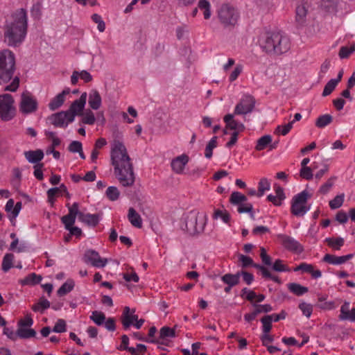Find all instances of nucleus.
<instances>
[{"label":"nucleus","instance_id":"obj_1","mask_svg":"<svg viewBox=\"0 0 355 355\" xmlns=\"http://www.w3.org/2000/svg\"><path fill=\"white\" fill-rule=\"evenodd\" d=\"M110 157L115 176L120 184L123 187L132 186L135 180L133 165L121 141L114 140L112 143Z\"/></svg>","mask_w":355,"mask_h":355},{"label":"nucleus","instance_id":"obj_2","mask_svg":"<svg viewBox=\"0 0 355 355\" xmlns=\"http://www.w3.org/2000/svg\"><path fill=\"white\" fill-rule=\"evenodd\" d=\"M28 16L24 8H19L5 17L3 42L10 47H18L27 35Z\"/></svg>","mask_w":355,"mask_h":355},{"label":"nucleus","instance_id":"obj_3","mask_svg":"<svg viewBox=\"0 0 355 355\" xmlns=\"http://www.w3.org/2000/svg\"><path fill=\"white\" fill-rule=\"evenodd\" d=\"M15 56L10 50L1 51V90L15 92L19 87V78L13 76Z\"/></svg>","mask_w":355,"mask_h":355},{"label":"nucleus","instance_id":"obj_4","mask_svg":"<svg viewBox=\"0 0 355 355\" xmlns=\"http://www.w3.org/2000/svg\"><path fill=\"white\" fill-rule=\"evenodd\" d=\"M259 44L266 52L276 55L285 53L291 48L288 37L279 31L261 33L259 38Z\"/></svg>","mask_w":355,"mask_h":355},{"label":"nucleus","instance_id":"obj_5","mask_svg":"<svg viewBox=\"0 0 355 355\" xmlns=\"http://www.w3.org/2000/svg\"><path fill=\"white\" fill-rule=\"evenodd\" d=\"M186 230L189 234L202 232L207 222V216L205 212L192 210L184 218Z\"/></svg>","mask_w":355,"mask_h":355},{"label":"nucleus","instance_id":"obj_6","mask_svg":"<svg viewBox=\"0 0 355 355\" xmlns=\"http://www.w3.org/2000/svg\"><path fill=\"white\" fill-rule=\"evenodd\" d=\"M217 14L220 22L225 27L234 26L239 19V11L228 3L221 5Z\"/></svg>","mask_w":355,"mask_h":355},{"label":"nucleus","instance_id":"obj_7","mask_svg":"<svg viewBox=\"0 0 355 355\" xmlns=\"http://www.w3.org/2000/svg\"><path fill=\"white\" fill-rule=\"evenodd\" d=\"M309 193L306 190L295 195L292 200L291 213L296 216H303L310 209L307 205Z\"/></svg>","mask_w":355,"mask_h":355},{"label":"nucleus","instance_id":"obj_8","mask_svg":"<svg viewBox=\"0 0 355 355\" xmlns=\"http://www.w3.org/2000/svg\"><path fill=\"white\" fill-rule=\"evenodd\" d=\"M15 100L11 94H1V121H10L16 115Z\"/></svg>","mask_w":355,"mask_h":355},{"label":"nucleus","instance_id":"obj_9","mask_svg":"<svg viewBox=\"0 0 355 355\" xmlns=\"http://www.w3.org/2000/svg\"><path fill=\"white\" fill-rule=\"evenodd\" d=\"M255 105L254 98L250 94H244L234 108V113L237 115H245L252 112Z\"/></svg>","mask_w":355,"mask_h":355},{"label":"nucleus","instance_id":"obj_10","mask_svg":"<svg viewBox=\"0 0 355 355\" xmlns=\"http://www.w3.org/2000/svg\"><path fill=\"white\" fill-rule=\"evenodd\" d=\"M38 102L29 94L23 93L19 103V110L23 114H30L37 111Z\"/></svg>","mask_w":355,"mask_h":355},{"label":"nucleus","instance_id":"obj_11","mask_svg":"<svg viewBox=\"0 0 355 355\" xmlns=\"http://www.w3.org/2000/svg\"><path fill=\"white\" fill-rule=\"evenodd\" d=\"M83 260L85 263L96 268H103L107 263V259L101 258L98 252L94 250H86L84 254Z\"/></svg>","mask_w":355,"mask_h":355},{"label":"nucleus","instance_id":"obj_12","mask_svg":"<svg viewBox=\"0 0 355 355\" xmlns=\"http://www.w3.org/2000/svg\"><path fill=\"white\" fill-rule=\"evenodd\" d=\"M50 119L53 125L59 128H65L74 121L73 114L68 111L52 114Z\"/></svg>","mask_w":355,"mask_h":355},{"label":"nucleus","instance_id":"obj_13","mask_svg":"<svg viewBox=\"0 0 355 355\" xmlns=\"http://www.w3.org/2000/svg\"><path fill=\"white\" fill-rule=\"evenodd\" d=\"M21 208V202H17L15 204L13 199H9L6 204L5 211L12 225H15L16 218L18 216Z\"/></svg>","mask_w":355,"mask_h":355},{"label":"nucleus","instance_id":"obj_14","mask_svg":"<svg viewBox=\"0 0 355 355\" xmlns=\"http://www.w3.org/2000/svg\"><path fill=\"white\" fill-rule=\"evenodd\" d=\"M189 162V157L186 154H182L174 157L171 162V170L178 175L184 173V169Z\"/></svg>","mask_w":355,"mask_h":355},{"label":"nucleus","instance_id":"obj_15","mask_svg":"<svg viewBox=\"0 0 355 355\" xmlns=\"http://www.w3.org/2000/svg\"><path fill=\"white\" fill-rule=\"evenodd\" d=\"M87 98V94L86 92H83L81 94L80 98L76 101H74L68 112H71L73 115V119H75L76 115H82L83 111L85 108L86 101Z\"/></svg>","mask_w":355,"mask_h":355},{"label":"nucleus","instance_id":"obj_16","mask_svg":"<svg viewBox=\"0 0 355 355\" xmlns=\"http://www.w3.org/2000/svg\"><path fill=\"white\" fill-rule=\"evenodd\" d=\"M279 238L282 245L287 250L299 253L303 251L302 246L294 238L283 234L279 235Z\"/></svg>","mask_w":355,"mask_h":355},{"label":"nucleus","instance_id":"obj_17","mask_svg":"<svg viewBox=\"0 0 355 355\" xmlns=\"http://www.w3.org/2000/svg\"><path fill=\"white\" fill-rule=\"evenodd\" d=\"M71 89L69 87L64 89L62 92L59 93L51 99L49 103V108L51 111H54L60 108L64 103L66 96L69 95Z\"/></svg>","mask_w":355,"mask_h":355},{"label":"nucleus","instance_id":"obj_18","mask_svg":"<svg viewBox=\"0 0 355 355\" xmlns=\"http://www.w3.org/2000/svg\"><path fill=\"white\" fill-rule=\"evenodd\" d=\"M137 320V315L135 314V309H130L128 306H125L121 316V322L125 329H128Z\"/></svg>","mask_w":355,"mask_h":355},{"label":"nucleus","instance_id":"obj_19","mask_svg":"<svg viewBox=\"0 0 355 355\" xmlns=\"http://www.w3.org/2000/svg\"><path fill=\"white\" fill-rule=\"evenodd\" d=\"M234 113L226 114L223 119L228 128L234 130V132H237V133H239L240 132L244 130L245 126L242 123L234 119Z\"/></svg>","mask_w":355,"mask_h":355},{"label":"nucleus","instance_id":"obj_20","mask_svg":"<svg viewBox=\"0 0 355 355\" xmlns=\"http://www.w3.org/2000/svg\"><path fill=\"white\" fill-rule=\"evenodd\" d=\"M88 103L91 109L97 110L102 105V98L98 90L92 89L88 94Z\"/></svg>","mask_w":355,"mask_h":355},{"label":"nucleus","instance_id":"obj_21","mask_svg":"<svg viewBox=\"0 0 355 355\" xmlns=\"http://www.w3.org/2000/svg\"><path fill=\"white\" fill-rule=\"evenodd\" d=\"M339 319L340 320H349L355 322V307L349 311V302H345L340 307Z\"/></svg>","mask_w":355,"mask_h":355},{"label":"nucleus","instance_id":"obj_22","mask_svg":"<svg viewBox=\"0 0 355 355\" xmlns=\"http://www.w3.org/2000/svg\"><path fill=\"white\" fill-rule=\"evenodd\" d=\"M79 220L89 226L95 227L101 220V215L99 214H80Z\"/></svg>","mask_w":355,"mask_h":355},{"label":"nucleus","instance_id":"obj_23","mask_svg":"<svg viewBox=\"0 0 355 355\" xmlns=\"http://www.w3.org/2000/svg\"><path fill=\"white\" fill-rule=\"evenodd\" d=\"M127 217L132 226L137 228H141L142 227V218L133 207L129 208Z\"/></svg>","mask_w":355,"mask_h":355},{"label":"nucleus","instance_id":"obj_24","mask_svg":"<svg viewBox=\"0 0 355 355\" xmlns=\"http://www.w3.org/2000/svg\"><path fill=\"white\" fill-rule=\"evenodd\" d=\"M24 156L28 162L37 164L44 158V153L40 149L28 150L24 152Z\"/></svg>","mask_w":355,"mask_h":355},{"label":"nucleus","instance_id":"obj_25","mask_svg":"<svg viewBox=\"0 0 355 355\" xmlns=\"http://www.w3.org/2000/svg\"><path fill=\"white\" fill-rule=\"evenodd\" d=\"M324 241L334 250H340L345 243V240L342 237H328Z\"/></svg>","mask_w":355,"mask_h":355},{"label":"nucleus","instance_id":"obj_26","mask_svg":"<svg viewBox=\"0 0 355 355\" xmlns=\"http://www.w3.org/2000/svg\"><path fill=\"white\" fill-rule=\"evenodd\" d=\"M295 20L300 25H302L306 21L307 10L304 5L300 4L297 6L295 10Z\"/></svg>","mask_w":355,"mask_h":355},{"label":"nucleus","instance_id":"obj_27","mask_svg":"<svg viewBox=\"0 0 355 355\" xmlns=\"http://www.w3.org/2000/svg\"><path fill=\"white\" fill-rule=\"evenodd\" d=\"M240 277H241L240 272H237L236 274H234V275L225 274V275H223L221 279L225 284H226L230 286H234L239 284Z\"/></svg>","mask_w":355,"mask_h":355},{"label":"nucleus","instance_id":"obj_28","mask_svg":"<svg viewBox=\"0 0 355 355\" xmlns=\"http://www.w3.org/2000/svg\"><path fill=\"white\" fill-rule=\"evenodd\" d=\"M198 8L203 11L204 18L209 19L211 15V4L207 0H200L198 3Z\"/></svg>","mask_w":355,"mask_h":355},{"label":"nucleus","instance_id":"obj_29","mask_svg":"<svg viewBox=\"0 0 355 355\" xmlns=\"http://www.w3.org/2000/svg\"><path fill=\"white\" fill-rule=\"evenodd\" d=\"M288 288L291 292L297 296H301L307 293L309 289L307 287L303 286L297 283H291L288 285Z\"/></svg>","mask_w":355,"mask_h":355},{"label":"nucleus","instance_id":"obj_30","mask_svg":"<svg viewBox=\"0 0 355 355\" xmlns=\"http://www.w3.org/2000/svg\"><path fill=\"white\" fill-rule=\"evenodd\" d=\"M75 286V283L72 279H68L58 290V295L63 296L71 292Z\"/></svg>","mask_w":355,"mask_h":355},{"label":"nucleus","instance_id":"obj_31","mask_svg":"<svg viewBox=\"0 0 355 355\" xmlns=\"http://www.w3.org/2000/svg\"><path fill=\"white\" fill-rule=\"evenodd\" d=\"M272 142V137L266 135L260 137L257 142L255 149L257 150H264Z\"/></svg>","mask_w":355,"mask_h":355},{"label":"nucleus","instance_id":"obj_32","mask_svg":"<svg viewBox=\"0 0 355 355\" xmlns=\"http://www.w3.org/2000/svg\"><path fill=\"white\" fill-rule=\"evenodd\" d=\"M270 189V182L267 178H261L258 184L257 197L263 196L266 191Z\"/></svg>","mask_w":355,"mask_h":355},{"label":"nucleus","instance_id":"obj_33","mask_svg":"<svg viewBox=\"0 0 355 355\" xmlns=\"http://www.w3.org/2000/svg\"><path fill=\"white\" fill-rule=\"evenodd\" d=\"M35 335L36 331L33 329H31L30 327L17 329V336L21 338H31L35 337Z\"/></svg>","mask_w":355,"mask_h":355},{"label":"nucleus","instance_id":"obj_34","mask_svg":"<svg viewBox=\"0 0 355 355\" xmlns=\"http://www.w3.org/2000/svg\"><path fill=\"white\" fill-rule=\"evenodd\" d=\"M50 306V302L48 300L42 297L40 299L39 302L35 304L32 306V309L35 312H44V310L48 309Z\"/></svg>","mask_w":355,"mask_h":355},{"label":"nucleus","instance_id":"obj_35","mask_svg":"<svg viewBox=\"0 0 355 355\" xmlns=\"http://www.w3.org/2000/svg\"><path fill=\"white\" fill-rule=\"evenodd\" d=\"M214 219H220L223 223L228 224L230 220V214L225 209H216L213 215Z\"/></svg>","mask_w":355,"mask_h":355},{"label":"nucleus","instance_id":"obj_36","mask_svg":"<svg viewBox=\"0 0 355 355\" xmlns=\"http://www.w3.org/2000/svg\"><path fill=\"white\" fill-rule=\"evenodd\" d=\"M42 279V277L41 275L31 273L21 281V284L24 285H35L39 284Z\"/></svg>","mask_w":355,"mask_h":355},{"label":"nucleus","instance_id":"obj_37","mask_svg":"<svg viewBox=\"0 0 355 355\" xmlns=\"http://www.w3.org/2000/svg\"><path fill=\"white\" fill-rule=\"evenodd\" d=\"M323 261L332 265H340L345 263L343 256L337 257L329 254L324 256Z\"/></svg>","mask_w":355,"mask_h":355},{"label":"nucleus","instance_id":"obj_38","mask_svg":"<svg viewBox=\"0 0 355 355\" xmlns=\"http://www.w3.org/2000/svg\"><path fill=\"white\" fill-rule=\"evenodd\" d=\"M253 206L251 203L245 201V202H242L241 204L238 205L237 211L239 213H248L250 216V217L254 219V214L252 211Z\"/></svg>","mask_w":355,"mask_h":355},{"label":"nucleus","instance_id":"obj_39","mask_svg":"<svg viewBox=\"0 0 355 355\" xmlns=\"http://www.w3.org/2000/svg\"><path fill=\"white\" fill-rule=\"evenodd\" d=\"M332 116L330 114H323L320 116L316 121H315V125L318 128H323L330 124L332 121Z\"/></svg>","mask_w":355,"mask_h":355},{"label":"nucleus","instance_id":"obj_40","mask_svg":"<svg viewBox=\"0 0 355 355\" xmlns=\"http://www.w3.org/2000/svg\"><path fill=\"white\" fill-rule=\"evenodd\" d=\"M89 318L98 326L103 324L106 319L105 314L98 311H93Z\"/></svg>","mask_w":355,"mask_h":355},{"label":"nucleus","instance_id":"obj_41","mask_svg":"<svg viewBox=\"0 0 355 355\" xmlns=\"http://www.w3.org/2000/svg\"><path fill=\"white\" fill-rule=\"evenodd\" d=\"M336 179L337 178L336 176L329 178L324 184L321 185L319 189V192L322 194H327L329 193L333 187Z\"/></svg>","mask_w":355,"mask_h":355},{"label":"nucleus","instance_id":"obj_42","mask_svg":"<svg viewBox=\"0 0 355 355\" xmlns=\"http://www.w3.org/2000/svg\"><path fill=\"white\" fill-rule=\"evenodd\" d=\"M245 201H247L246 196L240 192L234 191L231 194L230 202L234 205L238 206Z\"/></svg>","mask_w":355,"mask_h":355},{"label":"nucleus","instance_id":"obj_43","mask_svg":"<svg viewBox=\"0 0 355 355\" xmlns=\"http://www.w3.org/2000/svg\"><path fill=\"white\" fill-rule=\"evenodd\" d=\"M107 198L111 201H115L119 199L120 196V192L117 187L110 186L107 187L105 192Z\"/></svg>","mask_w":355,"mask_h":355},{"label":"nucleus","instance_id":"obj_44","mask_svg":"<svg viewBox=\"0 0 355 355\" xmlns=\"http://www.w3.org/2000/svg\"><path fill=\"white\" fill-rule=\"evenodd\" d=\"M345 200V194L341 193L339 195H337L334 199L329 201V207L331 209H336L340 208Z\"/></svg>","mask_w":355,"mask_h":355},{"label":"nucleus","instance_id":"obj_45","mask_svg":"<svg viewBox=\"0 0 355 355\" xmlns=\"http://www.w3.org/2000/svg\"><path fill=\"white\" fill-rule=\"evenodd\" d=\"M217 137H212L205 148V156L207 159H210L212 156L213 149L216 147Z\"/></svg>","mask_w":355,"mask_h":355},{"label":"nucleus","instance_id":"obj_46","mask_svg":"<svg viewBox=\"0 0 355 355\" xmlns=\"http://www.w3.org/2000/svg\"><path fill=\"white\" fill-rule=\"evenodd\" d=\"M354 51H355V42L352 44L349 47L342 46L339 51V57L341 59L347 58Z\"/></svg>","mask_w":355,"mask_h":355},{"label":"nucleus","instance_id":"obj_47","mask_svg":"<svg viewBox=\"0 0 355 355\" xmlns=\"http://www.w3.org/2000/svg\"><path fill=\"white\" fill-rule=\"evenodd\" d=\"M175 336V330L168 327H163L159 330V338L161 339H165L166 338H174Z\"/></svg>","mask_w":355,"mask_h":355},{"label":"nucleus","instance_id":"obj_48","mask_svg":"<svg viewBox=\"0 0 355 355\" xmlns=\"http://www.w3.org/2000/svg\"><path fill=\"white\" fill-rule=\"evenodd\" d=\"M14 255L12 254H6L3 260L2 269L3 271L7 272L12 267V261Z\"/></svg>","mask_w":355,"mask_h":355},{"label":"nucleus","instance_id":"obj_49","mask_svg":"<svg viewBox=\"0 0 355 355\" xmlns=\"http://www.w3.org/2000/svg\"><path fill=\"white\" fill-rule=\"evenodd\" d=\"M338 84V80L333 78L331 79L324 86L322 92V96H327L329 95L334 90Z\"/></svg>","mask_w":355,"mask_h":355},{"label":"nucleus","instance_id":"obj_50","mask_svg":"<svg viewBox=\"0 0 355 355\" xmlns=\"http://www.w3.org/2000/svg\"><path fill=\"white\" fill-rule=\"evenodd\" d=\"M299 309L304 316L307 318H310L313 312V306L311 304L304 302H301L299 304Z\"/></svg>","mask_w":355,"mask_h":355},{"label":"nucleus","instance_id":"obj_51","mask_svg":"<svg viewBox=\"0 0 355 355\" xmlns=\"http://www.w3.org/2000/svg\"><path fill=\"white\" fill-rule=\"evenodd\" d=\"M33 324V320L31 314H26L24 318L18 322V328L31 327Z\"/></svg>","mask_w":355,"mask_h":355},{"label":"nucleus","instance_id":"obj_52","mask_svg":"<svg viewBox=\"0 0 355 355\" xmlns=\"http://www.w3.org/2000/svg\"><path fill=\"white\" fill-rule=\"evenodd\" d=\"M82 122L85 124L93 125L95 123L96 118L91 110H87L83 113Z\"/></svg>","mask_w":355,"mask_h":355},{"label":"nucleus","instance_id":"obj_53","mask_svg":"<svg viewBox=\"0 0 355 355\" xmlns=\"http://www.w3.org/2000/svg\"><path fill=\"white\" fill-rule=\"evenodd\" d=\"M272 268L276 272H289L290 268L284 264L283 261L277 259L272 265Z\"/></svg>","mask_w":355,"mask_h":355},{"label":"nucleus","instance_id":"obj_54","mask_svg":"<svg viewBox=\"0 0 355 355\" xmlns=\"http://www.w3.org/2000/svg\"><path fill=\"white\" fill-rule=\"evenodd\" d=\"M243 69V66L241 64H236L233 71L231 72L229 76V81L230 82H234L236 80L239 75L242 73Z\"/></svg>","mask_w":355,"mask_h":355},{"label":"nucleus","instance_id":"obj_55","mask_svg":"<svg viewBox=\"0 0 355 355\" xmlns=\"http://www.w3.org/2000/svg\"><path fill=\"white\" fill-rule=\"evenodd\" d=\"M272 316L266 315L261 318V321L263 324V333H269L272 328Z\"/></svg>","mask_w":355,"mask_h":355},{"label":"nucleus","instance_id":"obj_56","mask_svg":"<svg viewBox=\"0 0 355 355\" xmlns=\"http://www.w3.org/2000/svg\"><path fill=\"white\" fill-rule=\"evenodd\" d=\"M128 351L132 355H144L146 351V347L143 344H137L136 347H131Z\"/></svg>","mask_w":355,"mask_h":355},{"label":"nucleus","instance_id":"obj_57","mask_svg":"<svg viewBox=\"0 0 355 355\" xmlns=\"http://www.w3.org/2000/svg\"><path fill=\"white\" fill-rule=\"evenodd\" d=\"M293 125V121H291L285 125H278L277 127L276 132L281 134L282 135H286L292 129Z\"/></svg>","mask_w":355,"mask_h":355},{"label":"nucleus","instance_id":"obj_58","mask_svg":"<svg viewBox=\"0 0 355 355\" xmlns=\"http://www.w3.org/2000/svg\"><path fill=\"white\" fill-rule=\"evenodd\" d=\"M337 1L338 0H321L320 6L328 11L333 10L337 4Z\"/></svg>","mask_w":355,"mask_h":355},{"label":"nucleus","instance_id":"obj_59","mask_svg":"<svg viewBox=\"0 0 355 355\" xmlns=\"http://www.w3.org/2000/svg\"><path fill=\"white\" fill-rule=\"evenodd\" d=\"M61 220L64 225L66 230L69 229L75 223L76 217L71 215H65L62 217Z\"/></svg>","mask_w":355,"mask_h":355},{"label":"nucleus","instance_id":"obj_60","mask_svg":"<svg viewBox=\"0 0 355 355\" xmlns=\"http://www.w3.org/2000/svg\"><path fill=\"white\" fill-rule=\"evenodd\" d=\"M53 331L56 332V333H62V332L66 331L65 321L62 319H59L56 322V323L53 329Z\"/></svg>","mask_w":355,"mask_h":355},{"label":"nucleus","instance_id":"obj_61","mask_svg":"<svg viewBox=\"0 0 355 355\" xmlns=\"http://www.w3.org/2000/svg\"><path fill=\"white\" fill-rule=\"evenodd\" d=\"M43 166H44V164L42 163H40V164H35L33 166V168H34V172H33L34 176L37 180H42L44 178L43 171H42Z\"/></svg>","mask_w":355,"mask_h":355},{"label":"nucleus","instance_id":"obj_62","mask_svg":"<svg viewBox=\"0 0 355 355\" xmlns=\"http://www.w3.org/2000/svg\"><path fill=\"white\" fill-rule=\"evenodd\" d=\"M80 214H83V212L79 211V206L77 202L73 203V205L69 207V215L73 216L76 218L78 216V220H80Z\"/></svg>","mask_w":355,"mask_h":355},{"label":"nucleus","instance_id":"obj_63","mask_svg":"<svg viewBox=\"0 0 355 355\" xmlns=\"http://www.w3.org/2000/svg\"><path fill=\"white\" fill-rule=\"evenodd\" d=\"M300 175L302 178L306 180H311L313 178V171L312 169L309 167H302L300 170Z\"/></svg>","mask_w":355,"mask_h":355},{"label":"nucleus","instance_id":"obj_64","mask_svg":"<svg viewBox=\"0 0 355 355\" xmlns=\"http://www.w3.org/2000/svg\"><path fill=\"white\" fill-rule=\"evenodd\" d=\"M69 150L71 153H78L81 151L83 146L81 142L73 141L69 146Z\"/></svg>","mask_w":355,"mask_h":355}]
</instances>
